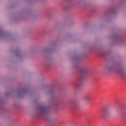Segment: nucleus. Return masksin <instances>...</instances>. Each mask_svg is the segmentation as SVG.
Instances as JSON below:
<instances>
[{
    "instance_id": "nucleus-2",
    "label": "nucleus",
    "mask_w": 126,
    "mask_h": 126,
    "mask_svg": "<svg viewBox=\"0 0 126 126\" xmlns=\"http://www.w3.org/2000/svg\"><path fill=\"white\" fill-rule=\"evenodd\" d=\"M86 101H89L90 100V96L89 95H87L85 97Z\"/></svg>"
},
{
    "instance_id": "nucleus-4",
    "label": "nucleus",
    "mask_w": 126,
    "mask_h": 126,
    "mask_svg": "<svg viewBox=\"0 0 126 126\" xmlns=\"http://www.w3.org/2000/svg\"><path fill=\"white\" fill-rule=\"evenodd\" d=\"M104 114H106V115H108V112H104Z\"/></svg>"
},
{
    "instance_id": "nucleus-1",
    "label": "nucleus",
    "mask_w": 126,
    "mask_h": 126,
    "mask_svg": "<svg viewBox=\"0 0 126 126\" xmlns=\"http://www.w3.org/2000/svg\"><path fill=\"white\" fill-rule=\"evenodd\" d=\"M47 113V108L45 107H41L40 109V115H43Z\"/></svg>"
},
{
    "instance_id": "nucleus-3",
    "label": "nucleus",
    "mask_w": 126,
    "mask_h": 126,
    "mask_svg": "<svg viewBox=\"0 0 126 126\" xmlns=\"http://www.w3.org/2000/svg\"><path fill=\"white\" fill-rule=\"evenodd\" d=\"M111 70H112V71H115V68H114V67H111Z\"/></svg>"
}]
</instances>
